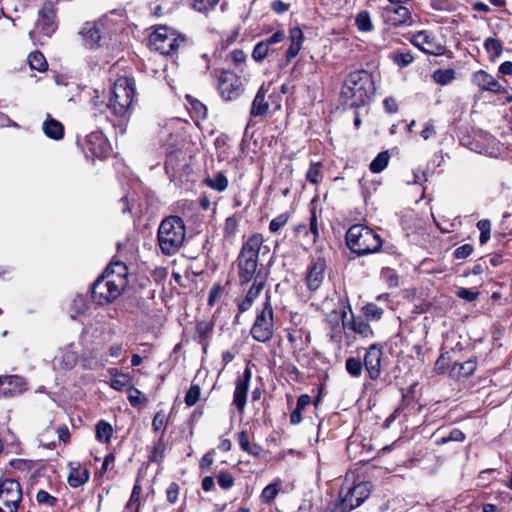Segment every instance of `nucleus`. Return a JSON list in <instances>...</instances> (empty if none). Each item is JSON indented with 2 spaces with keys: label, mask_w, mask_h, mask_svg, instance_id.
I'll use <instances>...</instances> for the list:
<instances>
[{
  "label": "nucleus",
  "mask_w": 512,
  "mask_h": 512,
  "mask_svg": "<svg viewBox=\"0 0 512 512\" xmlns=\"http://www.w3.org/2000/svg\"><path fill=\"white\" fill-rule=\"evenodd\" d=\"M375 86L372 76L365 70L351 72L342 87L343 103L350 107L365 105L374 94Z\"/></svg>",
  "instance_id": "nucleus-1"
},
{
  "label": "nucleus",
  "mask_w": 512,
  "mask_h": 512,
  "mask_svg": "<svg viewBox=\"0 0 512 512\" xmlns=\"http://www.w3.org/2000/svg\"><path fill=\"white\" fill-rule=\"evenodd\" d=\"M186 237L184 221L179 216L163 219L157 232L158 246L164 255L176 254L183 246Z\"/></svg>",
  "instance_id": "nucleus-2"
},
{
  "label": "nucleus",
  "mask_w": 512,
  "mask_h": 512,
  "mask_svg": "<svg viewBox=\"0 0 512 512\" xmlns=\"http://www.w3.org/2000/svg\"><path fill=\"white\" fill-rule=\"evenodd\" d=\"M135 96V80L122 76L116 79L112 89L109 103L105 105L108 112L116 118L129 117Z\"/></svg>",
  "instance_id": "nucleus-3"
},
{
  "label": "nucleus",
  "mask_w": 512,
  "mask_h": 512,
  "mask_svg": "<svg viewBox=\"0 0 512 512\" xmlns=\"http://www.w3.org/2000/svg\"><path fill=\"white\" fill-rule=\"evenodd\" d=\"M263 242V236L257 233L249 237L243 244L237 259L238 276L241 284H247L256 278L259 279L258 276H255V273L257 269L259 251Z\"/></svg>",
  "instance_id": "nucleus-4"
},
{
  "label": "nucleus",
  "mask_w": 512,
  "mask_h": 512,
  "mask_svg": "<svg viewBox=\"0 0 512 512\" xmlns=\"http://www.w3.org/2000/svg\"><path fill=\"white\" fill-rule=\"evenodd\" d=\"M346 244L353 253L362 256L379 251L382 239L373 229L355 224L346 233Z\"/></svg>",
  "instance_id": "nucleus-5"
},
{
  "label": "nucleus",
  "mask_w": 512,
  "mask_h": 512,
  "mask_svg": "<svg viewBox=\"0 0 512 512\" xmlns=\"http://www.w3.org/2000/svg\"><path fill=\"white\" fill-rule=\"evenodd\" d=\"M371 483L352 480L347 474L338 493V498L346 509L352 511L369 497Z\"/></svg>",
  "instance_id": "nucleus-6"
},
{
  "label": "nucleus",
  "mask_w": 512,
  "mask_h": 512,
  "mask_svg": "<svg viewBox=\"0 0 512 512\" xmlns=\"http://www.w3.org/2000/svg\"><path fill=\"white\" fill-rule=\"evenodd\" d=\"M184 40V37L178 34L174 29L161 26L150 34L149 45L151 49L163 55H170L177 51Z\"/></svg>",
  "instance_id": "nucleus-7"
},
{
  "label": "nucleus",
  "mask_w": 512,
  "mask_h": 512,
  "mask_svg": "<svg viewBox=\"0 0 512 512\" xmlns=\"http://www.w3.org/2000/svg\"><path fill=\"white\" fill-rule=\"evenodd\" d=\"M125 287L109 277V273H103L94 282L91 290L92 298L100 305L110 303L117 299Z\"/></svg>",
  "instance_id": "nucleus-8"
},
{
  "label": "nucleus",
  "mask_w": 512,
  "mask_h": 512,
  "mask_svg": "<svg viewBox=\"0 0 512 512\" xmlns=\"http://www.w3.org/2000/svg\"><path fill=\"white\" fill-rule=\"evenodd\" d=\"M253 339L258 342H267L273 335V309L266 301L263 309L257 313L254 324L251 328Z\"/></svg>",
  "instance_id": "nucleus-9"
},
{
  "label": "nucleus",
  "mask_w": 512,
  "mask_h": 512,
  "mask_svg": "<svg viewBox=\"0 0 512 512\" xmlns=\"http://www.w3.org/2000/svg\"><path fill=\"white\" fill-rule=\"evenodd\" d=\"M217 90L224 101H233L243 93L244 86L238 75L223 71L218 77Z\"/></svg>",
  "instance_id": "nucleus-10"
},
{
  "label": "nucleus",
  "mask_w": 512,
  "mask_h": 512,
  "mask_svg": "<svg viewBox=\"0 0 512 512\" xmlns=\"http://www.w3.org/2000/svg\"><path fill=\"white\" fill-rule=\"evenodd\" d=\"M110 21L107 18H101L95 22H87L80 31L86 46L94 48L105 38L108 32Z\"/></svg>",
  "instance_id": "nucleus-11"
},
{
  "label": "nucleus",
  "mask_w": 512,
  "mask_h": 512,
  "mask_svg": "<svg viewBox=\"0 0 512 512\" xmlns=\"http://www.w3.org/2000/svg\"><path fill=\"white\" fill-rule=\"evenodd\" d=\"M381 16L386 24L393 27L411 26L413 17L405 5H387L382 8Z\"/></svg>",
  "instance_id": "nucleus-12"
},
{
  "label": "nucleus",
  "mask_w": 512,
  "mask_h": 512,
  "mask_svg": "<svg viewBox=\"0 0 512 512\" xmlns=\"http://www.w3.org/2000/svg\"><path fill=\"white\" fill-rule=\"evenodd\" d=\"M21 500L22 489L18 481L5 479L0 483V503L4 504L5 508L17 511Z\"/></svg>",
  "instance_id": "nucleus-13"
},
{
  "label": "nucleus",
  "mask_w": 512,
  "mask_h": 512,
  "mask_svg": "<svg viewBox=\"0 0 512 512\" xmlns=\"http://www.w3.org/2000/svg\"><path fill=\"white\" fill-rule=\"evenodd\" d=\"M56 4L52 0H46L39 10L37 26L46 36H50L56 29Z\"/></svg>",
  "instance_id": "nucleus-14"
},
{
  "label": "nucleus",
  "mask_w": 512,
  "mask_h": 512,
  "mask_svg": "<svg viewBox=\"0 0 512 512\" xmlns=\"http://www.w3.org/2000/svg\"><path fill=\"white\" fill-rule=\"evenodd\" d=\"M411 43L421 51L431 55H439L443 50V46L426 30L413 34Z\"/></svg>",
  "instance_id": "nucleus-15"
},
{
  "label": "nucleus",
  "mask_w": 512,
  "mask_h": 512,
  "mask_svg": "<svg viewBox=\"0 0 512 512\" xmlns=\"http://www.w3.org/2000/svg\"><path fill=\"white\" fill-rule=\"evenodd\" d=\"M382 350L376 345H371L364 355V366L372 380H376L381 374Z\"/></svg>",
  "instance_id": "nucleus-16"
},
{
  "label": "nucleus",
  "mask_w": 512,
  "mask_h": 512,
  "mask_svg": "<svg viewBox=\"0 0 512 512\" xmlns=\"http://www.w3.org/2000/svg\"><path fill=\"white\" fill-rule=\"evenodd\" d=\"M472 83L482 91L502 93L504 88L499 81L485 70H478L472 75Z\"/></svg>",
  "instance_id": "nucleus-17"
},
{
  "label": "nucleus",
  "mask_w": 512,
  "mask_h": 512,
  "mask_svg": "<svg viewBox=\"0 0 512 512\" xmlns=\"http://www.w3.org/2000/svg\"><path fill=\"white\" fill-rule=\"evenodd\" d=\"M251 377V371L246 368L244 373L237 379L233 395V404L239 412H242L245 408Z\"/></svg>",
  "instance_id": "nucleus-18"
},
{
  "label": "nucleus",
  "mask_w": 512,
  "mask_h": 512,
  "mask_svg": "<svg viewBox=\"0 0 512 512\" xmlns=\"http://www.w3.org/2000/svg\"><path fill=\"white\" fill-rule=\"evenodd\" d=\"M325 266L324 259L320 257L313 259L306 276L307 286L310 290H317L320 287L324 279Z\"/></svg>",
  "instance_id": "nucleus-19"
},
{
  "label": "nucleus",
  "mask_w": 512,
  "mask_h": 512,
  "mask_svg": "<svg viewBox=\"0 0 512 512\" xmlns=\"http://www.w3.org/2000/svg\"><path fill=\"white\" fill-rule=\"evenodd\" d=\"M26 389L24 378L17 375L3 376L2 398L16 396Z\"/></svg>",
  "instance_id": "nucleus-20"
},
{
  "label": "nucleus",
  "mask_w": 512,
  "mask_h": 512,
  "mask_svg": "<svg viewBox=\"0 0 512 512\" xmlns=\"http://www.w3.org/2000/svg\"><path fill=\"white\" fill-rule=\"evenodd\" d=\"M345 317H346V312H344V311L341 314L333 313V315L330 316L329 337H330V340L335 343H340L342 341L343 333L346 328V323L344 320Z\"/></svg>",
  "instance_id": "nucleus-21"
},
{
  "label": "nucleus",
  "mask_w": 512,
  "mask_h": 512,
  "mask_svg": "<svg viewBox=\"0 0 512 512\" xmlns=\"http://www.w3.org/2000/svg\"><path fill=\"white\" fill-rule=\"evenodd\" d=\"M103 273H109V277L117 283H122L123 287L128 284V268L124 262L112 261Z\"/></svg>",
  "instance_id": "nucleus-22"
},
{
  "label": "nucleus",
  "mask_w": 512,
  "mask_h": 512,
  "mask_svg": "<svg viewBox=\"0 0 512 512\" xmlns=\"http://www.w3.org/2000/svg\"><path fill=\"white\" fill-rule=\"evenodd\" d=\"M88 149L96 157L103 156L108 149L107 141L101 132H92L87 136Z\"/></svg>",
  "instance_id": "nucleus-23"
},
{
  "label": "nucleus",
  "mask_w": 512,
  "mask_h": 512,
  "mask_svg": "<svg viewBox=\"0 0 512 512\" xmlns=\"http://www.w3.org/2000/svg\"><path fill=\"white\" fill-rule=\"evenodd\" d=\"M56 360L62 369H72L78 361V353L74 347V344H69L61 349L60 355L56 358Z\"/></svg>",
  "instance_id": "nucleus-24"
},
{
  "label": "nucleus",
  "mask_w": 512,
  "mask_h": 512,
  "mask_svg": "<svg viewBox=\"0 0 512 512\" xmlns=\"http://www.w3.org/2000/svg\"><path fill=\"white\" fill-rule=\"evenodd\" d=\"M108 372L112 376L111 380L109 381V385L112 389L116 391H127L132 385V379L129 374L120 372L115 368L109 369Z\"/></svg>",
  "instance_id": "nucleus-25"
},
{
  "label": "nucleus",
  "mask_w": 512,
  "mask_h": 512,
  "mask_svg": "<svg viewBox=\"0 0 512 512\" xmlns=\"http://www.w3.org/2000/svg\"><path fill=\"white\" fill-rule=\"evenodd\" d=\"M89 477L90 473L88 469L81 464H77V466L70 468L68 483L71 487L78 488L85 484L89 480Z\"/></svg>",
  "instance_id": "nucleus-26"
},
{
  "label": "nucleus",
  "mask_w": 512,
  "mask_h": 512,
  "mask_svg": "<svg viewBox=\"0 0 512 512\" xmlns=\"http://www.w3.org/2000/svg\"><path fill=\"white\" fill-rule=\"evenodd\" d=\"M266 90L262 86L254 97L252 102L250 116L251 117H263L267 114L269 104L265 98Z\"/></svg>",
  "instance_id": "nucleus-27"
},
{
  "label": "nucleus",
  "mask_w": 512,
  "mask_h": 512,
  "mask_svg": "<svg viewBox=\"0 0 512 512\" xmlns=\"http://www.w3.org/2000/svg\"><path fill=\"white\" fill-rule=\"evenodd\" d=\"M263 287H264V282L262 280H258V278H256L253 285L246 293L245 298L238 304L240 312H245L251 308L254 300L259 296Z\"/></svg>",
  "instance_id": "nucleus-28"
},
{
  "label": "nucleus",
  "mask_w": 512,
  "mask_h": 512,
  "mask_svg": "<svg viewBox=\"0 0 512 512\" xmlns=\"http://www.w3.org/2000/svg\"><path fill=\"white\" fill-rule=\"evenodd\" d=\"M43 131L45 135L51 139L59 140L63 137L64 128L63 125L48 115L47 119L43 123Z\"/></svg>",
  "instance_id": "nucleus-29"
},
{
  "label": "nucleus",
  "mask_w": 512,
  "mask_h": 512,
  "mask_svg": "<svg viewBox=\"0 0 512 512\" xmlns=\"http://www.w3.org/2000/svg\"><path fill=\"white\" fill-rule=\"evenodd\" d=\"M282 481L277 478L273 483L267 485L260 495L261 502L271 504L281 491Z\"/></svg>",
  "instance_id": "nucleus-30"
},
{
  "label": "nucleus",
  "mask_w": 512,
  "mask_h": 512,
  "mask_svg": "<svg viewBox=\"0 0 512 512\" xmlns=\"http://www.w3.org/2000/svg\"><path fill=\"white\" fill-rule=\"evenodd\" d=\"M238 443L243 451L255 457H259L263 451L261 446L250 443L249 435L246 431H241L238 434Z\"/></svg>",
  "instance_id": "nucleus-31"
},
{
  "label": "nucleus",
  "mask_w": 512,
  "mask_h": 512,
  "mask_svg": "<svg viewBox=\"0 0 512 512\" xmlns=\"http://www.w3.org/2000/svg\"><path fill=\"white\" fill-rule=\"evenodd\" d=\"M213 333V325L208 321H199L196 325V334L199 338L200 344L203 349L206 350L208 340L211 338Z\"/></svg>",
  "instance_id": "nucleus-32"
},
{
  "label": "nucleus",
  "mask_w": 512,
  "mask_h": 512,
  "mask_svg": "<svg viewBox=\"0 0 512 512\" xmlns=\"http://www.w3.org/2000/svg\"><path fill=\"white\" fill-rule=\"evenodd\" d=\"M476 366V360L469 359L464 363H455L451 372L458 377L467 378L474 373Z\"/></svg>",
  "instance_id": "nucleus-33"
},
{
  "label": "nucleus",
  "mask_w": 512,
  "mask_h": 512,
  "mask_svg": "<svg viewBox=\"0 0 512 512\" xmlns=\"http://www.w3.org/2000/svg\"><path fill=\"white\" fill-rule=\"evenodd\" d=\"M304 34L298 27L290 29V58L296 56L302 48Z\"/></svg>",
  "instance_id": "nucleus-34"
},
{
  "label": "nucleus",
  "mask_w": 512,
  "mask_h": 512,
  "mask_svg": "<svg viewBox=\"0 0 512 512\" xmlns=\"http://www.w3.org/2000/svg\"><path fill=\"white\" fill-rule=\"evenodd\" d=\"M311 403V397L303 394L298 398L296 408L290 413V423L298 424L302 420L301 412Z\"/></svg>",
  "instance_id": "nucleus-35"
},
{
  "label": "nucleus",
  "mask_w": 512,
  "mask_h": 512,
  "mask_svg": "<svg viewBox=\"0 0 512 512\" xmlns=\"http://www.w3.org/2000/svg\"><path fill=\"white\" fill-rule=\"evenodd\" d=\"M113 428L108 422L101 420L96 425V438L100 442L108 443L112 437Z\"/></svg>",
  "instance_id": "nucleus-36"
},
{
  "label": "nucleus",
  "mask_w": 512,
  "mask_h": 512,
  "mask_svg": "<svg viewBox=\"0 0 512 512\" xmlns=\"http://www.w3.org/2000/svg\"><path fill=\"white\" fill-rule=\"evenodd\" d=\"M455 74L454 69H438L433 73L432 78L437 84L448 85L455 79Z\"/></svg>",
  "instance_id": "nucleus-37"
},
{
  "label": "nucleus",
  "mask_w": 512,
  "mask_h": 512,
  "mask_svg": "<svg viewBox=\"0 0 512 512\" xmlns=\"http://www.w3.org/2000/svg\"><path fill=\"white\" fill-rule=\"evenodd\" d=\"M28 62L32 69L37 71H45L47 69V61L44 57V55L39 52H31L28 56Z\"/></svg>",
  "instance_id": "nucleus-38"
},
{
  "label": "nucleus",
  "mask_w": 512,
  "mask_h": 512,
  "mask_svg": "<svg viewBox=\"0 0 512 512\" xmlns=\"http://www.w3.org/2000/svg\"><path fill=\"white\" fill-rule=\"evenodd\" d=\"M390 155L388 151L380 152L375 159L370 163V170L373 173L382 172L388 165Z\"/></svg>",
  "instance_id": "nucleus-39"
},
{
  "label": "nucleus",
  "mask_w": 512,
  "mask_h": 512,
  "mask_svg": "<svg viewBox=\"0 0 512 512\" xmlns=\"http://www.w3.org/2000/svg\"><path fill=\"white\" fill-rule=\"evenodd\" d=\"M484 48L492 57H500L503 52L502 42L493 37H489L484 41Z\"/></svg>",
  "instance_id": "nucleus-40"
},
{
  "label": "nucleus",
  "mask_w": 512,
  "mask_h": 512,
  "mask_svg": "<svg viewBox=\"0 0 512 512\" xmlns=\"http://www.w3.org/2000/svg\"><path fill=\"white\" fill-rule=\"evenodd\" d=\"M355 24L362 32H370L373 29V24L368 11H360L355 17Z\"/></svg>",
  "instance_id": "nucleus-41"
},
{
  "label": "nucleus",
  "mask_w": 512,
  "mask_h": 512,
  "mask_svg": "<svg viewBox=\"0 0 512 512\" xmlns=\"http://www.w3.org/2000/svg\"><path fill=\"white\" fill-rule=\"evenodd\" d=\"M89 308L87 299L82 295H77L71 303V317L84 314Z\"/></svg>",
  "instance_id": "nucleus-42"
},
{
  "label": "nucleus",
  "mask_w": 512,
  "mask_h": 512,
  "mask_svg": "<svg viewBox=\"0 0 512 512\" xmlns=\"http://www.w3.org/2000/svg\"><path fill=\"white\" fill-rule=\"evenodd\" d=\"M127 392H128V400H129L131 406H133L135 408H139L147 402V399L144 396H142L141 391L138 390L137 388H135L133 385H131L129 387Z\"/></svg>",
  "instance_id": "nucleus-43"
},
{
  "label": "nucleus",
  "mask_w": 512,
  "mask_h": 512,
  "mask_svg": "<svg viewBox=\"0 0 512 512\" xmlns=\"http://www.w3.org/2000/svg\"><path fill=\"white\" fill-rule=\"evenodd\" d=\"M206 184L210 188L222 192L227 188L228 180L223 173H218L214 178H208Z\"/></svg>",
  "instance_id": "nucleus-44"
},
{
  "label": "nucleus",
  "mask_w": 512,
  "mask_h": 512,
  "mask_svg": "<svg viewBox=\"0 0 512 512\" xmlns=\"http://www.w3.org/2000/svg\"><path fill=\"white\" fill-rule=\"evenodd\" d=\"M350 328L357 334L364 337H368L372 334V330L369 324L363 319H354L350 325Z\"/></svg>",
  "instance_id": "nucleus-45"
},
{
  "label": "nucleus",
  "mask_w": 512,
  "mask_h": 512,
  "mask_svg": "<svg viewBox=\"0 0 512 512\" xmlns=\"http://www.w3.org/2000/svg\"><path fill=\"white\" fill-rule=\"evenodd\" d=\"M345 367L347 372L353 377H359L362 373V362L359 358L350 357L346 360Z\"/></svg>",
  "instance_id": "nucleus-46"
},
{
  "label": "nucleus",
  "mask_w": 512,
  "mask_h": 512,
  "mask_svg": "<svg viewBox=\"0 0 512 512\" xmlns=\"http://www.w3.org/2000/svg\"><path fill=\"white\" fill-rule=\"evenodd\" d=\"M270 51L271 48L264 41H260L255 45L252 51V58L256 62H261L265 59Z\"/></svg>",
  "instance_id": "nucleus-47"
},
{
  "label": "nucleus",
  "mask_w": 512,
  "mask_h": 512,
  "mask_svg": "<svg viewBox=\"0 0 512 512\" xmlns=\"http://www.w3.org/2000/svg\"><path fill=\"white\" fill-rule=\"evenodd\" d=\"M288 223V214L282 213L273 218L269 224V231L273 234L280 232Z\"/></svg>",
  "instance_id": "nucleus-48"
},
{
  "label": "nucleus",
  "mask_w": 512,
  "mask_h": 512,
  "mask_svg": "<svg viewBox=\"0 0 512 512\" xmlns=\"http://www.w3.org/2000/svg\"><path fill=\"white\" fill-rule=\"evenodd\" d=\"M200 395H201V390H200L199 385H197V384L191 385L189 390L186 393V396H185L186 405L189 407L195 405L199 401Z\"/></svg>",
  "instance_id": "nucleus-49"
},
{
  "label": "nucleus",
  "mask_w": 512,
  "mask_h": 512,
  "mask_svg": "<svg viewBox=\"0 0 512 512\" xmlns=\"http://www.w3.org/2000/svg\"><path fill=\"white\" fill-rule=\"evenodd\" d=\"M219 0H192V7L199 12H208L215 8Z\"/></svg>",
  "instance_id": "nucleus-50"
},
{
  "label": "nucleus",
  "mask_w": 512,
  "mask_h": 512,
  "mask_svg": "<svg viewBox=\"0 0 512 512\" xmlns=\"http://www.w3.org/2000/svg\"><path fill=\"white\" fill-rule=\"evenodd\" d=\"M300 512H318V509L314 507L313 495L308 492L304 495L301 503L298 506Z\"/></svg>",
  "instance_id": "nucleus-51"
},
{
  "label": "nucleus",
  "mask_w": 512,
  "mask_h": 512,
  "mask_svg": "<svg viewBox=\"0 0 512 512\" xmlns=\"http://www.w3.org/2000/svg\"><path fill=\"white\" fill-rule=\"evenodd\" d=\"M36 500H37V502L39 504L46 505V506H49V507H53L57 503V498H55L54 496L50 495L45 490H39L37 492Z\"/></svg>",
  "instance_id": "nucleus-52"
},
{
  "label": "nucleus",
  "mask_w": 512,
  "mask_h": 512,
  "mask_svg": "<svg viewBox=\"0 0 512 512\" xmlns=\"http://www.w3.org/2000/svg\"><path fill=\"white\" fill-rule=\"evenodd\" d=\"M167 425V416L163 411L157 412L152 421L154 432L164 431Z\"/></svg>",
  "instance_id": "nucleus-53"
},
{
  "label": "nucleus",
  "mask_w": 512,
  "mask_h": 512,
  "mask_svg": "<svg viewBox=\"0 0 512 512\" xmlns=\"http://www.w3.org/2000/svg\"><path fill=\"white\" fill-rule=\"evenodd\" d=\"M393 60L398 66L406 67L413 62L414 57L410 52H397L394 54Z\"/></svg>",
  "instance_id": "nucleus-54"
},
{
  "label": "nucleus",
  "mask_w": 512,
  "mask_h": 512,
  "mask_svg": "<svg viewBox=\"0 0 512 512\" xmlns=\"http://www.w3.org/2000/svg\"><path fill=\"white\" fill-rule=\"evenodd\" d=\"M363 310L366 317L373 320L380 319L383 314L382 309L373 303H369L364 306Z\"/></svg>",
  "instance_id": "nucleus-55"
},
{
  "label": "nucleus",
  "mask_w": 512,
  "mask_h": 512,
  "mask_svg": "<svg viewBox=\"0 0 512 512\" xmlns=\"http://www.w3.org/2000/svg\"><path fill=\"white\" fill-rule=\"evenodd\" d=\"M307 179L309 182L316 184L321 179V166L319 163L311 164L307 171Z\"/></svg>",
  "instance_id": "nucleus-56"
},
{
  "label": "nucleus",
  "mask_w": 512,
  "mask_h": 512,
  "mask_svg": "<svg viewBox=\"0 0 512 512\" xmlns=\"http://www.w3.org/2000/svg\"><path fill=\"white\" fill-rule=\"evenodd\" d=\"M217 478L219 486L223 489H229L234 485V478L229 472H221Z\"/></svg>",
  "instance_id": "nucleus-57"
},
{
  "label": "nucleus",
  "mask_w": 512,
  "mask_h": 512,
  "mask_svg": "<svg viewBox=\"0 0 512 512\" xmlns=\"http://www.w3.org/2000/svg\"><path fill=\"white\" fill-rule=\"evenodd\" d=\"M465 440V435L464 433L460 430V429H457V428H454L450 431L449 435L447 437H443L439 443H447L449 441H457V442H462Z\"/></svg>",
  "instance_id": "nucleus-58"
},
{
  "label": "nucleus",
  "mask_w": 512,
  "mask_h": 512,
  "mask_svg": "<svg viewBox=\"0 0 512 512\" xmlns=\"http://www.w3.org/2000/svg\"><path fill=\"white\" fill-rule=\"evenodd\" d=\"M285 32L284 30H279L275 32L272 36L264 40V42L271 48V51H274L273 46L281 43L285 40Z\"/></svg>",
  "instance_id": "nucleus-59"
},
{
  "label": "nucleus",
  "mask_w": 512,
  "mask_h": 512,
  "mask_svg": "<svg viewBox=\"0 0 512 512\" xmlns=\"http://www.w3.org/2000/svg\"><path fill=\"white\" fill-rule=\"evenodd\" d=\"M473 252V246L470 244H464L462 246H459L454 251V257L456 259H466L469 257Z\"/></svg>",
  "instance_id": "nucleus-60"
},
{
  "label": "nucleus",
  "mask_w": 512,
  "mask_h": 512,
  "mask_svg": "<svg viewBox=\"0 0 512 512\" xmlns=\"http://www.w3.org/2000/svg\"><path fill=\"white\" fill-rule=\"evenodd\" d=\"M166 495H167V501L169 503H171V504L176 503V501L178 500V495H179V485L176 482H172L166 490Z\"/></svg>",
  "instance_id": "nucleus-61"
},
{
  "label": "nucleus",
  "mask_w": 512,
  "mask_h": 512,
  "mask_svg": "<svg viewBox=\"0 0 512 512\" xmlns=\"http://www.w3.org/2000/svg\"><path fill=\"white\" fill-rule=\"evenodd\" d=\"M479 292L472 291L468 288H460L457 291V296L461 299H464L466 301L472 302L478 298Z\"/></svg>",
  "instance_id": "nucleus-62"
},
{
  "label": "nucleus",
  "mask_w": 512,
  "mask_h": 512,
  "mask_svg": "<svg viewBox=\"0 0 512 512\" xmlns=\"http://www.w3.org/2000/svg\"><path fill=\"white\" fill-rule=\"evenodd\" d=\"M214 449L208 451L200 460L199 467L202 471L208 470L214 461Z\"/></svg>",
  "instance_id": "nucleus-63"
},
{
  "label": "nucleus",
  "mask_w": 512,
  "mask_h": 512,
  "mask_svg": "<svg viewBox=\"0 0 512 512\" xmlns=\"http://www.w3.org/2000/svg\"><path fill=\"white\" fill-rule=\"evenodd\" d=\"M323 512H350L348 509L344 507L342 502L339 501H331L327 504Z\"/></svg>",
  "instance_id": "nucleus-64"
}]
</instances>
